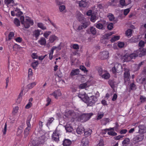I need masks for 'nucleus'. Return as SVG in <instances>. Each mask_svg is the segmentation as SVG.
<instances>
[{
    "mask_svg": "<svg viewBox=\"0 0 146 146\" xmlns=\"http://www.w3.org/2000/svg\"><path fill=\"white\" fill-rule=\"evenodd\" d=\"M21 19L23 18V20L21 21L22 24H23L25 28L28 29L29 27L30 26L33 25L34 24L33 21L29 17H28L25 19V21H24V17H21Z\"/></svg>",
    "mask_w": 146,
    "mask_h": 146,
    "instance_id": "obj_1",
    "label": "nucleus"
},
{
    "mask_svg": "<svg viewBox=\"0 0 146 146\" xmlns=\"http://www.w3.org/2000/svg\"><path fill=\"white\" fill-rule=\"evenodd\" d=\"M85 137L83 138L82 141L80 146H89V141L88 139L86 137L91 135V132L88 131H84Z\"/></svg>",
    "mask_w": 146,
    "mask_h": 146,
    "instance_id": "obj_2",
    "label": "nucleus"
},
{
    "mask_svg": "<svg viewBox=\"0 0 146 146\" xmlns=\"http://www.w3.org/2000/svg\"><path fill=\"white\" fill-rule=\"evenodd\" d=\"M91 116V113H84L79 116L78 120L82 122H85L88 120Z\"/></svg>",
    "mask_w": 146,
    "mask_h": 146,
    "instance_id": "obj_3",
    "label": "nucleus"
},
{
    "mask_svg": "<svg viewBox=\"0 0 146 146\" xmlns=\"http://www.w3.org/2000/svg\"><path fill=\"white\" fill-rule=\"evenodd\" d=\"M78 96L85 103H88L89 102V97L87 96L85 92H83L82 93L80 92Z\"/></svg>",
    "mask_w": 146,
    "mask_h": 146,
    "instance_id": "obj_4",
    "label": "nucleus"
},
{
    "mask_svg": "<svg viewBox=\"0 0 146 146\" xmlns=\"http://www.w3.org/2000/svg\"><path fill=\"white\" fill-rule=\"evenodd\" d=\"M122 66L121 64L116 63L114 66L112 68L111 71L113 74H116V72L119 73L122 70Z\"/></svg>",
    "mask_w": 146,
    "mask_h": 146,
    "instance_id": "obj_5",
    "label": "nucleus"
},
{
    "mask_svg": "<svg viewBox=\"0 0 146 146\" xmlns=\"http://www.w3.org/2000/svg\"><path fill=\"white\" fill-rule=\"evenodd\" d=\"M129 70L126 68H124V72L123 77L125 82L129 81L131 78Z\"/></svg>",
    "mask_w": 146,
    "mask_h": 146,
    "instance_id": "obj_6",
    "label": "nucleus"
},
{
    "mask_svg": "<svg viewBox=\"0 0 146 146\" xmlns=\"http://www.w3.org/2000/svg\"><path fill=\"white\" fill-rule=\"evenodd\" d=\"M76 14L77 18L81 23H86V22L88 21L86 20V19L84 17L83 15L80 12L77 11Z\"/></svg>",
    "mask_w": 146,
    "mask_h": 146,
    "instance_id": "obj_7",
    "label": "nucleus"
},
{
    "mask_svg": "<svg viewBox=\"0 0 146 146\" xmlns=\"http://www.w3.org/2000/svg\"><path fill=\"white\" fill-rule=\"evenodd\" d=\"M143 138V134L138 135L133 138V142L134 143H136L139 141H142Z\"/></svg>",
    "mask_w": 146,
    "mask_h": 146,
    "instance_id": "obj_8",
    "label": "nucleus"
},
{
    "mask_svg": "<svg viewBox=\"0 0 146 146\" xmlns=\"http://www.w3.org/2000/svg\"><path fill=\"white\" fill-rule=\"evenodd\" d=\"M59 134L56 131H54L52 135V139L55 141L56 142H58L59 141Z\"/></svg>",
    "mask_w": 146,
    "mask_h": 146,
    "instance_id": "obj_9",
    "label": "nucleus"
},
{
    "mask_svg": "<svg viewBox=\"0 0 146 146\" xmlns=\"http://www.w3.org/2000/svg\"><path fill=\"white\" fill-rule=\"evenodd\" d=\"M138 56L141 57L146 55V48H144L141 49L140 48L138 50H137Z\"/></svg>",
    "mask_w": 146,
    "mask_h": 146,
    "instance_id": "obj_10",
    "label": "nucleus"
},
{
    "mask_svg": "<svg viewBox=\"0 0 146 146\" xmlns=\"http://www.w3.org/2000/svg\"><path fill=\"white\" fill-rule=\"evenodd\" d=\"M82 25L79 26L78 27V30H80L82 29L83 28L85 29L90 24V23L89 21L86 22V23H81Z\"/></svg>",
    "mask_w": 146,
    "mask_h": 146,
    "instance_id": "obj_11",
    "label": "nucleus"
},
{
    "mask_svg": "<svg viewBox=\"0 0 146 146\" xmlns=\"http://www.w3.org/2000/svg\"><path fill=\"white\" fill-rule=\"evenodd\" d=\"M139 132L142 134L146 132V127L144 125H140L139 126Z\"/></svg>",
    "mask_w": 146,
    "mask_h": 146,
    "instance_id": "obj_12",
    "label": "nucleus"
},
{
    "mask_svg": "<svg viewBox=\"0 0 146 146\" xmlns=\"http://www.w3.org/2000/svg\"><path fill=\"white\" fill-rule=\"evenodd\" d=\"M109 57V53L108 51H103L101 54V59L102 60H104L108 58Z\"/></svg>",
    "mask_w": 146,
    "mask_h": 146,
    "instance_id": "obj_13",
    "label": "nucleus"
},
{
    "mask_svg": "<svg viewBox=\"0 0 146 146\" xmlns=\"http://www.w3.org/2000/svg\"><path fill=\"white\" fill-rule=\"evenodd\" d=\"M50 95L53 96L56 99H57L58 96H61V93L60 90H56L50 94Z\"/></svg>",
    "mask_w": 146,
    "mask_h": 146,
    "instance_id": "obj_14",
    "label": "nucleus"
},
{
    "mask_svg": "<svg viewBox=\"0 0 146 146\" xmlns=\"http://www.w3.org/2000/svg\"><path fill=\"white\" fill-rule=\"evenodd\" d=\"M31 129V126H27V127L24 130V135L25 137H26L29 135V131Z\"/></svg>",
    "mask_w": 146,
    "mask_h": 146,
    "instance_id": "obj_15",
    "label": "nucleus"
},
{
    "mask_svg": "<svg viewBox=\"0 0 146 146\" xmlns=\"http://www.w3.org/2000/svg\"><path fill=\"white\" fill-rule=\"evenodd\" d=\"M58 39V38L55 35H51L49 38V41L50 43H52L55 40Z\"/></svg>",
    "mask_w": 146,
    "mask_h": 146,
    "instance_id": "obj_16",
    "label": "nucleus"
},
{
    "mask_svg": "<svg viewBox=\"0 0 146 146\" xmlns=\"http://www.w3.org/2000/svg\"><path fill=\"white\" fill-rule=\"evenodd\" d=\"M99 93L98 92L96 91L95 95H93L92 96V103H94L97 100V98L99 96Z\"/></svg>",
    "mask_w": 146,
    "mask_h": 146,
    "instance_id": "obj_17",
    "label": "nucleus"
},
{
    "mask_svg": "<svg viewBox=\"0 0 146 146\" xmlns=\"http://www.w3.org/2000/svg\"><path fill=\"white\" fill-rule=\"evenodd\" d=\"M38 43L41 45L45 46L46 43V40L44 38L42 37L38 40Z\"/></svg>",
    "mask_w": 146,
    "mask_h": 146,
    "instance_id": "obj_18",
    "label": "nucleus"
},
{
    "mask_svg": "<svg viewBox=\"0 0 146 146\" xmlns=\"http://www.w3.org/2000/svg\"><path fill=\"white\" fill-rule=\"evenodd\" d=\"M78 4L80 7H85L87 5L88 3L86 1L81 0L79 2Z\"/></svg>",
    "mask_w": 146,
    "mask_h": 146,
    "instance_id": "obj_19",
    "label": "nucleus"
},
{
    "mask_svg": "<svg viewBox=\"0 0 146 146\" xmlns=\"http://www.w3.org/2000/svg\"><path fill=\"white\" fill-rule=\"evenodd\" d=\"M71 141L69 139H65L63 141V145L64 146H69L71 144Z\"/></svg>",
    "mask_w": 146,
    "mask_h": 146,
    "instance_id": "obj_20",
    "label": "nucleus"
},
{
    "mask_svg": "<svg viewBox=\"0 0 146 146\" xmlns=\"http://www.w3.org/2000/svg\"><path fill=\"white\" fill-rule=\"evenodd\" d=\"M79 70L78 69H76L72 70L70 73V76H74L78 75L79 74Z\"/></svg>",
    "mask_w": 146,
    "mask_h": 146,
    "instance_id": "obj_21",
    "label": "nucleus"
},
{
    "mask_svg": "<svg viewBox=\"0 0 146 146\" xmlns=\"http://www.w3.org/2000/svg\"><path fill=\"white\" fill-rule=\"evenodd\" d=\"M122 59L124 62H127L131 61V59L129 55L126 54L122 57Z\"/></svg>",
    "mask_w": 146,
    "mask_h": 146,
    "instance_id": "obj_22",
    "label": "nucleus"
},
{
    "mask_svg": "<svg viewBox=\"0 0 146 146\" xmlns=\"http://www.w3.org/2000/svg\"><path fill=\"white\" fill-rule=\"evenodd\" d=\"M130 142V139L129 138H126L122 141L123 146H127Z\"/></svg>",
    "mask_w": 146,
    "mask_h": 146,
    "instance_id": "obj_23",
    "label": "nucleus"
},
{
    "mask_svg": "<svg viewBox=\"0 0 146 146\" xmlns=\"http://www.w3.org/2000/svg\"><path fill=\"white\" fill-rule=\"evenodd\" d=\"M23 128L22 126H20L18 128L17 132V136H19L22 133L23 131Z\"/></svg>",
    "mask_w": 146,
    "mask_h": 146,
    "instance_id": "obj_24",
    "label": "nucleus"
},
{
    "mask_svg": "<svg viewBox=\"0 0 146 146\" xmlns=\"http://www.w3.org/2000/svg\"><path fill=\"white\" fill-rule=\"evenodd\" d=\"M65 128L67 132H71L73 130L72 127L70 125H67L65 126Z\"/></svg>",
    "mask_w": 146,
    "mask_h": 146,
    "instance_id": "obj_25",
    "label": "nucleus"
},
{
    "mask_svg": "<svg viewBox=\"0 0 146 146\" xmlns=\"http://www.w3.org/2000/svg\"><path fill=\"white\" fill-rule=\"evenodd\" d=\"M37 83L35 82H33L29 84L27 86V88L29 89H31L34 87L36 84Z\"/></svg>",
    "mask_w": 146,
    "mask_h": 146,
    "instance_id": "obj_26",
    "label": "nucleus"
},
{
    "mask_svg": "<svg viewBox=\"0 0 146 146\" xmlns=\"http://www.w3.org/2000/svg\"><path fill=\"white\" fill-rule=\"evenodd\" d=\"M32 115H28L26 121V124L27 126H31V124L30 123V122L31 119Z\"/></svg>",
    "mask_w": 146,
    "mask_h": 146,
    "instance_id": "obj_27",
    "label": "nucleus"
},
{
    "mask_svg": "<svg viewBox=\"0 0 146 146\" xmlns=\"http://www.w3.org/2000/svg\"><path fill=\"white\" fill-rule=\"evenodd\" d=\"M129 55L131 60L132 59L135 58L136 57L138 56L137 50L134 53L130 54Z\"/></svg>",
    "mask_w": 146,
    "mask_h": 146,
    "instance_id": "obj_28",
    "label": "nucleus"
},
{
    "mask_svg": "<svg viewBox=\"0 0 146 146\" xmlns=\"http://www.w3.org/2000/svg\"><path fill=\"white\" fill-rule=\"evenodd\" d=\"M102 77L105 79H108L110 77V74L108 72H106L102 75Z\"/></svg>",
    "mask_w": 146,
    "mask_h": 146,
    "instance_id": "obj_29",
    "label": "nucleus"
},
{
    "mask_svg": "<svg viewBox=\"0 0 146 146\" xmlns=\"http://www.w3.org/2000/svg\"><path fill=\"white\" fill-rule=\"evenodd\" d=\"M37 25L38 27L42 30H45L46 29V27L42 23H38Z\"/></svg>",
    "mask_w": 146,
    "mask_h": 146,
    "instance_id": "obj_30",
    "label": "nucleus"
},
{
    "mask_svg": "<svg viewBox=\"0 0 146 146\" xmlns=\"http://www.w3.org/2000/svg\"><path fill=\"white\" fill-rule=\"evenodd\" d=\"M23 90L24 89H23L21 90V92L18 96L17 100H19V102H20L21 101V100L22 98L23 94Z\"/></svg>",
    "mask_w": 146,
    "mask_h": 146,
    "instance_id": "obj_31",
    "label": "nucleus"
},
{
    "mask_svg": "<svg viewBox=\"0 0 146 146\" xmlns=\"http://www.w3.org/2000/svg\"><path fill=\"white\" fill-rule=\"evenodd\" d=\"M97 14L96 12L92 13V22H94L95 20L97 19L96 16Z\"/></svg>",
    "mask_w": 146,
    "mask_h": 146,
    "instance_id": "obj_32",
    "label": "nucleus"
},
{
    "mask_svg": "<svg viewBox=\"0 0 146 146\" xmlns=\"http://www.w3.org/2000/svg\"><path fill=\"white\" fill-rule=\"evenodd\" d=\"M13 22L17 27H18L20 25V21L17 18H15L14 19Z\"/></svg>",
    "mask_w": 146,
    "mask_h": 146,
    "instance_id": "obj_33",
    "label": "nucleus"
},
{
    "mask_svg": "<svg viewBox=\"0 0 146 146\" xmlns=\"http://www.w3.org/2000/svg\"><path fill=\"white\" fill-rule=\"evenodd\" d=\"M133 30L131 29H127L125 32V35L127 36H131Z\"/></svg>",
    "mask_w": 146,
    "mask_h": 146,
    "instance_id": "obj_34",
    "label": "nucleus"
},
{
    "mask_svg": "<svg viewBox=\"0 0 146 146\" xmlns=\"http://www.w3.org/2000/svg\"><path fill=\"white\" fill-rule=\"evenodd\" d=\"M108 17L110 21H113L115 19L113 15L110 13L108 14Z\"/></svg>",
    "mask_w": 146,
    "mask_h": 146,
    "instance_id": "obj_35",
    "label": "nucleus"
},
{
    "mask_svg": "<svg viewBox=\"0 0 146 146\" xmlns=\"http://www.w3.org/2000/svg\"><path fill=\"white\" fill-rule=\"evenodd\" d=\"M129 89L130 90H135L136 89V85L134 83L131 84L129 86Z\"/></svg>",
    "mask_w": 146,
    "mask_h": 146,
    "instance_id": "obj_36",
    "label": "nucleus"
},
{
    "mask_svg": "<svg viewBox=\"0 0 146 146\" xmlns=\"http://www.w3.org/2000/svg\"><path fill=\"white\" fill-rule=\"evenodd\" d=\"M110 119L108 118H104L102 120V123L104 125H106L109 122Z\"/></svg>",
    "mask_w": 146,
    "mask_h": 146,
    "instance_id": "obj_37",
    "label": "nucleus"
},
{
    "mask_svg": "<svg viewBox=\"0 0 146 146\" xmlns=\"http://www.w3.org/2000/svg\"><path fill=\"white\" fill-rule=\"evenodd\" d=\"M76 131L77 134H81L84 131V128L81 129L80 127H78L77 128Z\"/></svg>",
    "mask_w": 146,
    "mask_h": 146,
    "instance_id": "obj_38",
    "label": "nucleus"
},
{
    "mask_svg": "<svg viewBox=\"0 0 146 146\" xmlns=\"http://www.w3.org/2000/svg\"><path fill=\"white\" fill-rule=\"evenodd\" d=\"M4 3L6 5H9L11 3H14V1L13 0H4Z\"/></svg>",
    "mask_w": 146,
    "mask_h": 146,
    "instance_id": "obj_39",
    "label": "nucleus"
},
{
    "mask_svg": "<svg viewBox=\"0 0 146 146\" xmlns=\"http://www.w3.org/2000/svg\"><path fill=\"white\" fill-rule=\"evenodd\" d=\"M96 31L95 28L92 27V34H93V36H92V37L94 38L96 36Z\"/></svg>",
    "mask_w": 146,
    "mask_h": 146,
    "instance_id": "obj_40",
    "label": "nucleus"
},
{
    "mask_svg": "<svg viewBox=\"0 0 146 146\" xmlns=\"http://www.w3.org/2000/svg\"><path fill=\"white\" fill-rule=\"evenodd\" d=\"M54 120V119L53 117H52L50 118L47 121L46 125H50V124L52 123Z\"/></svg>",
    "mask_w": 146,
    "mask_h": 146,
    "instance_id": "obj_41",
    "label": "nucleus"
},
{
    "mask_svg": "<svg viewBox=\"0 0 146 146\" xmlns=\"http://www.w3.org/2000/svg\"><path fill=\"white\" fill-rule=\"evenodd\" d=\"M140 80V83L141 84L146 83V75L145 77H141Z\"/></svg>",
    "mask_w": 146,
    "mask_h": 146,
    "instance_id": "obj_42",
    "label": "nucleus"
},
{
    "mask_svg": "<svg viewBox=\"0 0 146 146\" xmlns=\"http://www.w3.org/2000/svg\"><path fill=\"white\" fill-rule=\"evenodd\" d=\"M14 35V33L13 32H11L9 33L8 35V40H11Z\"/></svg>",
    "mask_w": 146,
    "mask_h": 146,
    "instance_id": "obj_43",
    "label": "nucleus"
},
{
    "mask_svg": "<svg viewBox=\"0 0 146 146\" xmlns=\"http://www.w3.org/2000/svg\"><path fill=\"white\" fill-rule=\"evenodd\" d=\"M119 36H115L111 39V41L112 42H114L116 40H119Z\"/></svg>",
    "mask_w": 146,
    "mask_h": 146,
    "instance_id": "obj_44",
    "label": "nucleus"
},
{
    "mask_svg": "<svg viewBox=\"0 0 146 146\" xmlns=\"http://www.w3.org/2000/svg\"><path fill=\"white\" fill-rule=\"evenodd\" d=\"M98 71L99 75L101 76L103 73V70L102 68L101 67H98Z\"/></svg>",
    "mask_w": 146,
    "mask_h": 146,
    "instance_id": "obj_45",
    "label": "nucleus"
},
{
    "mask_svg": "<svg viewBox=\"0 0 146 146\" xmlns=\"http://www.w3.org/2000/svg\"><path fill=\"white\" fill-rule=\"evenodd\" d=\"M108 83L111 87L113 88L114 87V85L113 80H110L108 81Z\"/></svg>",
    "mask_w": 146,
    "mask_h": 146,
    "instance_id": "obj_46",
    "label": "nucleus"
},
{
    "mask_svg": "<svg viewBox=\"0 0 146 146\" xmlns=\"http://www.w3.org/2000/svg\"><path fill=\"white\" fill-rule=\"evenodd\" d=\"M40 34V33L38 30H35L34 32V35L36 38L38 37Z\"/></svg>",
    "mask_w": 146,
    "mask_h": 146,
    "instance_id": "obj_47",
    "label": "nucleus"
},
{
    "mask_svg": "<svg viewBox=\"0 0 146 146\" xmlns=\"http://www.w3.org/2000/svg\"><path fill=\"white\" fill-rule=\"evenodd\" d=\"M46 101L47 102V103L46 104V106H48L50 104L51 102V98L48 97L46 99Z\"/></svg>",
    "mask_w": 146,
    "mask_h": 146,
    "instance_id": "obj_48",
    "label": "nucleus"
},
{
    "mask_svg": "<svg viewBox=\"0 0 146 146\" xmlns=\"http://www.w3.org/2000/svg\"><path fill=\"white\" fill-rule=\"evenodd\" d=\"M51 33V32L50 31H46L44 34V36L46 38H47L48 36Z\"/></svg>",
    "mask_w": 146,
    "mask_h": 146,
    "instance_id": "obj_49",
    "label": "nucleus"
},
{
    "mask_svg": "<svg viewBox=\"0 0 146 146\" xmlns=\"http://www.w3.org/2000/svg\"><path fill=\"white\" fill-rule=\"evenodd\" d=\"M87 85V84L86 83H84L81 84L79 86L80 89H84L85 88Z\"/></svg>",
    "mask_w": 146,
    "mask_h": 146,
    "instance_id": "obj_50",
    "label": "nucleus"
},
{
    "mask_svg": "<svg viewBox=\"0 0 146 146\" xmlns=\"http://www.w3.org/2000/svg\"><path fill=\"white\" fill-rule=\"evenodd\" d=\"M38 64V62L37 61H36L33 62L32 64V66L35 69L36 68Z\"/></svg>",
    "mask_w": 146,
    "mask_h": 146,
    "instance_id": "obj_51",
    "label": "nucleus"
},
{
    "mask_svg": "<svg viewBox=\"0 0 146 146\" xmlns=\"http://www.w3.org/2000/svg\"><path fill=\"white\" fill-rule=\"evenodd\" d=\"M113 27V24L112 23H111L108 24L107 26V28L108 29L110 30H111Z\"/></svg>",
    "mask_w": 146,
    "mask_h": 146,
    "instance_id": "obj_52",
    "label": "nucleus"
},
{
    "mask_svg": "<svg viewBox=\"0 0 146 146\" xmlns=\"http://www.w3.org/2000/svg\"><path fill=\"white\" fill-rule=\"evenodd\" d=\"M145 44L144 42L141 40L139 42L138 45L141 47H143L144 46Z\"/></svg>",
    "mask_w": 146,
    "mask_h": 146,
    "instance_id": "obj_53",
    "label": "nucleus"
},
{
    "mask_svg": "<svg viewBox=\"0 0 146 146\" xmlns=\"http://www.w3.org/2000/svg\"><path fill=\"white\" fill-rule=\"evenodd\" d=\"M33 75V72L32 69L30 68H29L28 70V77H30L32 76Z\"/></svg>",
    "mask_w": 146,
    "mask_h": 146,
    "instance_id": "obj_54",
    "label": "nucleus"
},
{
    "mask_svg": "<svg viewBox=\"0 0 146 146\" xmlns=\"http://www.w3.org/2000/svg\"><path fill=\"white\" fill-rule=\"evenodd\" d=\"M15 40L16 41V42L19 43H20L22 41V39L21 37H17V38H15Z\"/></svg>",
    "mask_w": 146,
    "mask_h": 146,
    "instance_id": "obj_55",
    "label": "nucleus"
},
{
    "mask_svg": "<svg viewBox=\"0 0 146 146\" xmlns=\"http://www.w3.org/2000/svg\"><path fill=\"white\" fill-rule=\"evenodd\" d=\"M19 109V107L18 106H16L13 108V113H17L18 112Z\"/></svg>",
    "mask_w": 146,
    "mask_h": 146,
    "instance_id": "obj_56",
    "label": "nucleus"
},
{
    "mask_svg": "<svg viewBox=\"0 0 146 146\" xmlns=\"http://www.w3.org/2000/svg\"><path fill=\"white\" fill-rule=\"evenodd\" d=\"M32 106V103L31 102H29L25 107V108L27 109H29Z\"/></svg>",
    "mask_w": 146,
    "mask_h": 146,
    "instance_id": "obj_57",
    "label": "nucleus"
},
{
    "mask_svg": "<svg viewBox=\"0 0 146 146\" xmlns=\"http://www.w3.org/2000/svg\"><path fill=\"white\" fill-rule=\"evenodd\" d=\"M108 135L112 136H115L117 135V133L116 132L113 131H109L108 132Z\"/></svg>",
    "mask_w": 146,
    "mask_h": 146,
    "instance_id": "obj_58",
    "label": "nucleus"
},
{
    "mask_svg": "<svg viewBox=\"0 0 146 146\" xmlns=\"http://www.w3.org/2000/svg\"><path fill=\"white\" fill-rule=\"evenodd\" d=\"M104 114L103 113L101 114L98 113L97 115V119L99 120L101 119L104 116Z\"/></svg>",
    "mask_w": 146,
    "mask_h": 146,
    "instance_id": "obj_59",
    "label": "nucleus"
},
{
    "mask_svg": "<svg viewBox=\"0 0 146 146\" xmlns=\"http://www.w3.org/2000/svg\"><path fill=\"white\" fill-rule=\"evenodd\" d=\"M96 27L99 29H102L103 27V25L101 23H98L96 25Z\"/></svg>",
    "mask_w": 146,
    "mask_h": 146,
    "instance_id": "obj_60",
    "label": "nucleus"
},
{
    "mask_svg": "<svg viewBox=\"0 0 146 146\" xmlns=\"http://www.w3.org/2000/svg\"><path fill=\"white\" fill-rule=\"evenodd\" d=\"M131 42H136L137 41V39L133 37L131 38L129 40Z\"/></svg>",
    "mask_w": 146,
    "mask_h": 146,
    "instance_id": "obj_61",
    "label": "nucleus"
},
{
    "mask_svg": "<svg viewBox=\"0 0 146 146\" xmlns=\"http://www.w3.org/2000/svg\"><path fill=\"white\" fill-rule=\"evenodd\" d=\"M111 35V33H108L106 34L105 35H104V36L105 39H108V37Z\"/></svg>",
    "mask_w": 146,
    "mask_h": 146,
    "instance_id": "obj_62",
    "label": "nucleus"
},
{
    "mask_svg": "<svg viewBox=\"0 0 146 146\" xmlns=\"http://www.w3.org/2000/svg\"><path fill=\"white\" fill-rule=\"evenodd\" d=\"M140 99L141 102H143L146 101V98L143 96H141L140 98Z\"/></svg>",
    "mask_w": 146,
    "mask_h": 146,
    "instance_id": "obj_63",
    "label": "nucleus"
},
{
    "mask_svg": "<svg viewBox=\"0 0 146 146\" xmlns=\"http://www.w3.org/2000/svg\"><path fill=\"white\" fill-rule=\"evenodd\" d=\"M104 141L103 139H101L100 140V142L97 145V146H104Z\"/></svg>",
    "mask_w": 146,
    "mask_h": 146,
    "instance_id": "obj_64",
    "label": "nucleus"
}]
</instances>
